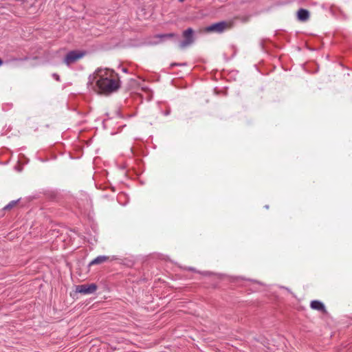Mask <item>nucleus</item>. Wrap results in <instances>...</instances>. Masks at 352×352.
Returning <instances> with one entry per match:
<instances>
[{"mask_svg":"<svg viewBox=\"0 0 352 352\" xmlns=\"http://www.w3.org/2000/svg\"><path fill=\"white\" fill-rule=\"evenodd\" d=\"M17 203V201H12L4 207V210H10L14 207Z\"/></svg>","mask_w":352,"mask_h":352,"instance_id":"nucleus-10","label":"nucleus"},{"mask_svg":"<svg viewBox=\"0 0 352 352\" xmlns=\"http://www.w3.org/2000/svg\"><path fill=\"white\" fill-rule=\"evenodd\" d=\"M175 36L173 33L157 34L154 36L151 41L148 42L150 45H158L163 42L165 39L174 37Z\"/></svg>","mask_w":352,"mask_h":352,"instance_id":"nucleus-6","label":"nucleus"},{"mask_svg":"<svg viewBox=\"0 0 352 352\" xmlns=\"http://www.w3.org/2000/svg\"><path fill=\"white\" fill-rule=\"evenodd\" d=\"M97 289V285L95 283L83 284L78 285L76 292L83 294H90L94 293Z\"/></svg>","mask_w":352,"mask_h":352,"instance_id":"nucleus-5","label":"nucleus"},{"mask_svg":"<svg viewBox=\"0 0 352 352\" xmlns=\"http://www.w3.org/2000/svg\"><path fill=\"white\" fill-rule=\"evenodd\" d=\"M231 25L230 22L221 21L206 27L205 31L207 32L221 33L224 30L229 29Z\"/></svg>","mask_w":352,"mask_h":352,"instance_id":"nucleus-2","label":"nucleus"},{"mask_svg":"<svg viewBox=\"0 0 352 352\" xmlns=\"http://www.w3.org/2000/svg\"><path fill=\"white\" fill-rule=\"evenodd\" d=\"M192 34L193 30L192 28H188L183 32V36L184 37L185 40L179 43V47L181 49H184L193 43L194 39Z\"/></svg>","mask_w":352,"mask_h":352,"instance_id":"nucleus-4","label":"nucleus"},{"mask_svg":"<svg viewBox=\"0 0 352 352\" xmlns=\"http://www.w3.org/2000/svg\"><path fill=\"white\" fill-rule=\"evenodd\" d=\"M87 85L98 94L109 95L118 90L120 81L113 69L98 67L89 75Z\"/></svg>","mask_w":352,"mask_h":352,"instance_id":"nucleus-1","label":"nucleus"},{"mask_svg":"<svg viewBox=\"0 0 352 352\" xmlns=\"http://www.w3.org/2000/svg\"><path fill=\"white\" fill-rule=\"evenodd\" d=\"M85 56V52L78 50L70 51L65 57L64 63L67 65H70Z\"/></svg>","mask_w":352,"mask_h":352,"instance_id":"nucleus-3","label":"nucleus"},{"mask_svg":"<svg viewBox=\"0 0 352 352\" xmlns=\"http://www.w3.org/2000/svg\"><path fill=\"white\" fill-rule=\"evenodd\" d=\"M298 19L301 21H306L309 18V12L307 10L300 9L297 13Z\"/></svg>","mask_w":352,"mask_h":352,"instance_id":"nucleus-7","label":"nucleus"},{"mask_svg":"<svg viewBox=\"0 0 352 352\" xmlns=\"http://www.w3.org/2000/svg\"><path fill=\"white\" fill-rule=\"evenodd\" d=\"M53 76L56 78V80H59V76L54 74H53Z\"/></svg>","mask_w":352,"mask_h":352,"instance_id":"nucleus-11","label":"nucleus"},{"mask_svg":"<svg viewBox=\"0 0 352 352\" xmlns=\"http://www.w3.org/2000/svg\"><path fill=\"white\" fill-rule=\"evenodd\" d=\"M109 259V256H98L89 263V265H98L107 261Z\"/></svg>","mask_w":352,"mask_h":352,"instance_id":"nucleus-9","label":"nucleus"},{"mask_svg":"<svg viewBox=\"0 0 352 352\" xmlns=\"http://www.w3.org/2000/svg\"><path fill=\"white\" fill-rule=\"evenodd\" d=\"M3 64L2 60L0 58V66Z\"/></svg>","mask_w":352,"mask_h":352,"instance_id":"nucleus-12","label":"nucleus"},{"mask_svg":"<svg viewBox=\"0 0 352 352\" xmlns=\"http://www.w3.org/2000/svg\"><path fill=\"white\" fill-rule=\"evenodd\" d=\"M310 306H311V309H313L322 311H325L324 305L319 300L311 301Z\"/></svg>","mask_w":352,"mask_h":352,"instance_id":"nucleus-8","label":"nucleus"},{"mask_svg":"<svg viewBox=\"0 0 352 352\" xmlns=\"http://www.w3.org/2000/svg\"><path fill=\"white\" fill-rule=\"evenodd\" d=\"M184 0H179V1L180 2H183Z\"/></svg>","mask_w":352,"mask_h":352,"instance_id":"nucleus-13","label":"nucleus"}]
</instances>
